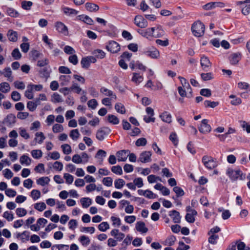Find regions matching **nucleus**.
<instances>
[{
    "label": "nucleus",
    "mask_w": 250,
    "mask_h": 250,
    "mask_svg": "<svg viewBox=\"0 0 250 250\" xmlns=\"http://www.w3.org/2000/svg\"><path fill=\"white\" fill-rule=\"evenodd\" d=\"M30 196L34 201H36L40 198L41 193L38 189H33L30 192Z\"/></svg>",
    "instance_id": "42"
},
{
    "label": "nucleus",
    "mask_w": 250,
    "mask_h": 250,
    "mask_svg": "<svg viewBox=\"0 0 250 250\" xmlns=\"http://www.w3.org/2000/svg\"><path fill=\"white\" fill-rule=\"evenodd\" d=\"M10 86L8 83L3 82L0 83V91L4 93H6L10 91Z\"/></svg>",
    "instance_id": "39"
},
{
    "label": "nucleus",
    "mask_w": 250,
    "mask_h": 250,
    "mask_svg": "<svg viewBox=\"0 0 250 250\" xmlns=\"http://www.w3.org/2000/svg\"><path fill=\"white\" fill-rule=\"evenodd\" d=\"M16 213L19 217H23L27 214V211L25 209L22 208H17L16 210Z\"/></svg>",
    "instance_id": "59"
},
{
    "label": "nucleus",
    "mask_w": 250,
    "mask_h": 250,
    "mask_svg": "<svg viewBox=\"0 0 250 250\" xmlns=\"http://www.w3.org/2000/svg\"><path fill=\"white\" fill-rule=\"evenodd\" d=\"M137 32L142 36L148 40H151V39L154 38V29L153 27L148 28L143 30L139 29Z\"/></svg>",
    "instance_id": "9"
},
{
    "label": "nucleus",
    "mask_w": 250,
    "mask_h": 250,
    "mask_svg": "<svg viewBox=\"0 0 250 250\" xmlns=\"http://www.w3.org/2000/svg\"><path fill=\"white\" fill-rule=\"evenodd\" d=\"M201 65L203 69L206 70L211 66V62L208 58L203 56L201 58Z\"/></svg>",
    "instance_id": "25"
},
{
    "label": "nucleus",
    "mask_w": 250,
    "mask_h": 250,
    "mask_svg": "<svg viewBox=\"0 0 250 250\" xmlns=\"http://www.w3.org/2000/svg\"><path fill=\"white\" fill-rule=\"evenodd\" d=\"M134 22L136 26L142 28H146L148 25L147 21L141 15L135 16Z\"/></svg>",
    "instance_id": "12"
},
{
    "label": "nucleus",
    "mask_w": 250,
    "mask_h": 250,
    "mask_svg": "<svg viewBox=\"0 0 250 250\" xmlns=\"http://www.w3.org/2000/svg\"><path fill=\"white\" fill-rule=\"evenodd\" d=\"M152 153L149 151H145L142 152L139 156V161L142 163H148L151 161Z\"/></svg>",
    "instance_id": "15"
},
{
    "label": "nucleus",
    "mask_w": 250,
    "mask_h": 250,
    "mask_svg": "<svg viewBox=\"0 0 250 250\" xmlns=\"http://www.w3.org/2000/svg\"><path fill=\"white\" fill-rule=\"evenodd\" d=\"M11 96L12 99L15 102L20 101L21 98V95L20 93L17 91H13L11 93Z\"/></svg>",
    "instance_id": "60"
},
{
    "label": "nucleus",
    "mask_w": 250,
    "mask_h": 250,
    "mask_svg": "<svg viewBox=\"0 0 250 250\" xmlns=\"http://www.w3.org/2000/svg\"><path fill=\"white\" fill-rule=\"evenodd\" d=\"M45 137L43 133L42 132H37L35 134V138L34 139V141L36 142L35 144L31 143V145H35L37 143L39 144H42L43 141L45 140Z\"/></svg>",
    "instance_id": "23"
},
{
    "label": "nucleus",
    "mask_w": 250,
    "mask_h": 250,
    "mask_svg": "<svg viewBox=\"0 0 250 250\" xmlns=\"http://www.w3.org/2000/svg\"><path fill=\"white\" fill-rule=\"evenodd\" d=\"M196 211H192V212L187 213L185 219L189 223H193L195 221V216L197 215Z\"/></svg>",
    "instance_id": "36"
},
{
    "label": "nucleus",
    "mask_w": 250,
    "mask_h": 250,
    "mask_svg": "<svg viewBox=\"0 0 250 250\" xmlns=\"http://www.w3.org/2000/svg\"><path fill=\"white\" fill-rule=\"evenodd\" d=\"M115 109L116 111L122 114L125 113V106L120 103H116L115 105Z\"/></svg>",
    "instance_id": "40"
},
{
    "label": "nucleus",
    "mask_w": 250,
    "mask_h": 250,
    "mask_svg": "<svg viewBox=\"0 0 250 250\" xmlns=\"http://www.w3.org/2000/svg\"><path fill=\"white\" fill-rule=\"evenodd\" d=\"M63 178L65 180V183L67 185H71L74 181L73 176L67 173L63 174Z\"/></svg>",
    "instance_id": "51"
},
{
    "label": "nucleus",
    "mask_w": 250,
    "mask_h": 250,
    "mask_svg": "<svg viewBox=\"0 0 250 250\" xmlns=\"http://www.w3.org/2000/svg\"><path fill=\"white\" fill-rule=\"evenodd\" d=\"M107 119L108 122L112 125H117L119 123V120L117 117L112 114L108 115Z\"/></svg>",
    "instance_id": "41"
},
{
    "label": "nucleus",
    "mask_w": 250,
    "mask_h": 250,
    "mask_svg": "<svg viewBox=\"0 0 250 250\" xmlns=\"http://www.w3.org/2000/svg\"><path fill=\"white\" fill-rule=\"evenodd\" d=\"M34 208L35 209L41 212L46 208V205L44 202H38L34 205Z\"/></svg>",
    "instance_id": "43"
},
{
    "label": "nucleus",
    "mask_w": 250,
    "mask_h": 250,
    "mask_svg": "<svg viewBox=\"0 0 250 250\" xmlns=\"http://www.w3.org/2000/svg\"><path fill=\"white\" fill-rule=\"evenodd\" d=\"M135 229L137 231L142 233H145L148 231V229L146 227L145 223L142 221H138L136 223Z\"/></svg>",
    "instance_id": "21"
},
{
    "label": "nucleus",
    "mask_w": 250,
    "mask_h": 250,
    "mask_svg": "<svg viewBox=\"0 0 250 250\" xmlns=\"http://www.w3.org/2000/svg\"><path fill=\"white\" fill-rule=\"evenodd\" d=\"M110 220L112 222V226L114 227H119L121 225V220L120 218L115 216H111Z\"/></svg>",
    "instance_id": "48"
},
{
    "label": "nucleus",
    "mask_w": 250,
    "mask_h": 250,
    "mask_svg": "<svg viewBox=\"0 0 250 250\" xmlns=\"http://www.w3.org/2000/svg\"><path fill=\"white\" fill-rule=\"evenodd\" d=\"M14 86L18 89L23 90L25 88V84L23 82L15 81L14 83Z\"/></svg>",
    "instance_id": "61"
},
{
    "label": "nucleus",
    "mask_w": 250,
    "mask_h": 250,
    "mask_svg": "<svg viewBox=\"0 0 250 250\" xmlns=\"http://www.w3.org/2000/svg\"><path fill=\"white\" fill-rule=\"evenodd\" d=\"M143 53L152 59H158L160 56V52L158 50L153 46L146 48Z\"/></svg>",
    "instance_id": "7"
},
{
    "label": "nucleus",
    "mask_w": 250,
    "mask_h": 250,
    "mask_svg": "<svg viewBox=\"0 0 250 250\" xmlns=\"http://www.w3.org/2000/svg\"><path fill=\"white\" fill-rule=\"evenodd\" d=\"M8 15L11 17L17 18L19 16V13L12 8H8L6 10Z\"/></svg>",
    "instance_id": "50"
},
{
    "label": "nucleus",
    "mask_w": 250,
    "mask_h": 250,
    "mask_svg": "<svg viewBox=\"0 0 250 250\" xmlns=\"http://www.w3.org/2000/svg\"><path fill=\"white\" fill-rule=\"evenodd\" d=\"M56 29L60 33L67 36L68 34L67 27L61 21H57L55 23Z\"/></svg>",
    "instance_id": "13"
},
{
    "label": "nucleus",
    "mask_w": 250,
    "mask_h": 250,
    "mask_svg": "<svg viewBox=\"0 0 250 250\" xmlns=\"http://www.w3.org/2000/svg\"><path fill=\"white\" fill-rule=\"evenodd\" d=\"M191 30L195 36L198 37H201L204 34L205 25L202 22L197 21L192 24Z\"/></svg>",
    "instance_id": "2"
},
{
    "label": "nucleus",
    "mask_w": 250,
    "mask_h": 250,
    "mask_svg": "<svg viewBox=\"0 0 250 250\" xmlns=\"http://www.w3.org/2000/svg\"><path fill=\"white\" fill-rule=\"evenodd\" d=\"M17 237L19 238L22 242H25L29 239V233L27 231L18 233L17 234Z\"/></svg>",
    "instance_id": "28"
},
{
    "label": "nucleus",
    "mask_w": 250,
    "mask_h": 250,
    "mask_svg": "<svg viewBox=\"0 0 250 250\" xmlns=\"http://www.w3.org/2000/svg\"><path fill=\"white\" fill-rule=\"evenodd\" d=\"M236 4L241 8L243 15L248 16L250 14V0L239 1L236 2Z\"/></svg>",
    "instance_id": "5"
},
{
    "label": "nucleus",
    "mask_w": 250,
    "mask_h": 250,
    "mask_svg": "<svg viewBox=\"0 0 250 250\" xmlns=\"http://www.w3.org/2000/svg\"><path fill=\"white\" fill-rule=\"evenodd\" d=\"M103 184L107 187H111L112 185L113 180L110 177L104 178L102 181Z\"/></svg>",
    "instance_id": "62"
},
{
    "label": "nucleus",
    "mask_w": 250,
    "mask_h": 250,
    "mask_svg": "<svg viewBox=\"0 0 250 250\" xmlns=\"http://www.w3.org/2000/svg\"><path fill=\"white\" fill-rule=\"evenodd\" d=\"M107 49L112 53H116L120 50V44L116 42L110 41L106 45Z\"/></svg>",
    "instance_id": "10"
},
{
    "label": "nucleus",
    "mask_w": 250,
    "mask_h": 250,
    "mask_svg": "<svg viewBox=\"0 0 250 250\" xmlns=\"http://www.w3.org/2000/svg\"><path fill=\"white\" fill-rule=\"evenodd\" d=\"M50 181L48 177H42L37 180L36 183L38 185L44 186L48 185Z\"/></svg>",
    "instance_id": "33"
},
{
    "label": "nucleus",
    "mask_w": 250,
    "mask_h": 250,
    "mask_svg": "<svg viewBox=\"0 0 250 250\" xmlns=\"http://www.w3.org/2000/svg\"><path fill=\"white\" fill-rule=\"evenodd\" d=\"M110 132L111 129L109 128L103 127L97 131L96 137L98 140L102 141L107 137Z\"/></svg>",
    "instance_id": "6"
},
{
    "label": "nucleus",
    "mask_w": 250,
    "mask_h": 250,
    "mask_svg": "<svg viewBox=\"0 0 250 250\" xmlns=\"http://www.w3.org/2000/svg\"><path fill=\"white\" fill-rule=\"evenodd\" d=\"M178 78L181 84V86H180L178 87H182V89H185L189 93V96H192V92L191 87L187 80L185 78L180 76H179Z\"/></svg>",
    "instance_id": "14"
},
{
    "label": "nucleus",
    "mask_w": 250,
    "mask_h": 250,
    "mask_svg": "<svg viewBox=\"0 0 250 250\" xmlns=\"http://www.w3.org/2000/svg\"><path fill=\"white\" fill-rule=\"evenodd\" d=\"M109 229V225L107 222H103L98 225V229L103 232L106 231Z\"/></svg>",
    "instance_id": "49"
},
{
    "label": "nucleus",
    "mask_w": 250,
    "mask_h": 250,
    "mask_svg": "<svg viewBox=\"0 0 250 250\" xmlns=\"http://www.w3.org/2000/svg\"><path fill=\"white\" fill-rule=\"evenodd\" d=\"M202 161L204 165L209 169H213L218 166L216 160L208 155L203 156Z\"/></svg>",
    "instance_id": "4"
},
{
    "label": "nucleus",
    "mask_w": 250,
    "mask_h": 250,
    "mask_svg": "<svg viewBox=\"0 0 250 250\" xmlns=\"http://www.w3.org/2000/svg\"><path fill=\"white\" fill-rule=\"evenodd\" d=\"M2 75L7 78L8 81H13V77L12 76V71L10 67H6L3 70H0V76Z\"/></svg>",
    "instance_id": "19"
},
{
    "label": "nucleus",
    "mask_w": 250,
    "mask_h": 250,
    "mask_svg": "<svg viewBox=\"0 0 250 250\" xmlns=\"http://www.w3.org/2000/svg\"><path fill=\"white\" fill-rule=\"evenodd\" d=\"M241 54L239 52L231 54L229 57L230 63L233 65H237L241 59Z\"/></svg>",
    "instance_id": "16"
},
{
    "label": "nucleus",
    "mask_w": 250,
    "mask_h": 250,
    "mask_svg": "<svg viewBox=\"0 0 250 250\" xmlns=\"http://www.w3.org/2000/svg\"><path fill=\"white\" fill-rule=\"evenodd\" d=\"M128 150H122L119 151L116 153L117 160L119 162H125L128 156Z\"/></svg>",
    "instance_id": "17"
},
{
    "label": "nucleus",
    "mask_w": 250,
    "mask_h": 250,
    "mask_svg": "<svg viewBox=\"0 0 250 250\" xmlns=\"http://www.w3.org/2000/svg\"><path fill=\"white\" fill-rule=\"evenodd\" d=\"M80 133L78 129H72L69 133V136L74 141H77L80 137Z\"/></svg>",
    "instance_id": "30"
},
{
    "label": "nucleus",
    "mask_w": 250,
    "mask_h": 250,
    "mask_svg": "<svg viewBox=\"0 0 250 250\" xmlns=\"http://www.w3.org/2000/svg\"><path fill=\"white\" fill-rule=\"evenodd\" d=\"M229 98L232 99V100L230 102L231 104L232 105H239L242 103L241 99L240 98L236 97L235 96L233 95H230Z\"/></svg>",
    "instance_id": "53"
},
{
    "label": "nucleus",
    "mask_w": 250,
    "mask_h": 250,
    "mask_svg": "<svg viewBox=\"0 0 250 250\" xmlns=\"http://www.w3.org/2000/svg\"><path fill=\"white\" fill-rule=\"evenodd\" d=\"M169 215L172 218L175 223H179L181 221V216L179 212L176 210H172L169 212Z\"/></svg>",
    "instance_id": "24"
},
{
    "label": "nucleus",
    "mask_w": 250,
    "mask_h": 250,
    "mask_svg": "<svg viewBox=\"0 0 250 250\" xmlns=\"http://www.w3.org/2000/svg\"><path fill=\"white\" fill-rule=\"evenodd\" d=\"M63 166L62 163L59 161L55 162L53 165V168L58 171H62L63 168Z\"/></svg>",
    "instance_id": "63"
},
{
    "label": "nucleus",
    "mask_w": 250,
    "mask_h": 250,
    "mask_svg": "<svg viewBox=\"0 0 250 250\" xmlns=\"http://www.w3.org/2000/svg\"><path fill=\"white\" fill-rule=\"evenodd\" d=\"M11 55L15 60H19L21 57V54L18 48L14 49L12 51Z\"/></svg>",
    "instance_id": "57"
},
{
    "label": "nucleus",
    "mask_w": 250,
    "mask_h": 250,
    "mask_svg": "<svg viewBox=\"0 0 250 250\" xmlns=\"http://www.w3.org/2000/svg\"><path fill=\"white\" fill-rule=\"evenodd\" d=\"M96 61V59L94 57L88 56L83 58L81 61V63L83 68H88L91 63H95Z\"/></svg>",
    "instance_id": "11"
},
{
    "label": "nucleus",
    "mask_w": 250,
    "mask_h": 250,
    "mask_svg": "<svg viewBox=\"0 0 250 250\" xmlns=\"http://www.w3.org/2000/svg\"><path fill=\"white\" fill-rule=\"evenodd\" d=\"M31 159L27 155H23L20 159V162L21 165L29 166L31 163Z\"/></svg>",
    "instance_id": "35"
},
{
    "label": "nucleus",
    "mask_w": 250,
    "mask_h": 250,
    "mask_svg": "<svg viewBox=\"0 0 250 250\" xmlns=\"http://www.w3.org/2000/svg\"><path fill=\"white\" fill-rule=\"evenodd\" d=\"M79 240L83 247H87L90 243V239L89 237L84 235L81 236L79 238Z\"/></svg>",
    "instance_id": "31"
},
{
    "label": "nucleus",
    "mask_w": 250,
    "mask_h": 250,
    "mask_svg": "<svg viewBox=\"0 0 250 250\" xmlns=\"http://www.w3.org/2000/svg\"><path fill=\"white\" fill-rule=\"evenodd\" d=\"M138 193L139 195L144 196L145 197L148 198L149 199H154L156 197V195L154 194L151 191L149 190H142V189H139L138 190Z\"/></svg>",
    "instance_id": "20"
},
{
    "label": "nucleus",
    "mask_w": 250,
    "mask_h": 250,
    "mask_svg": "<svg viewBox=\"0 0 250 250\" xmlns=\"http://www.w3.org/2000/svg\"><path fill=\"white\" fill-rule=\"evenodd\" d=\"M85 6L86 9L90 12H96L99 9L97 5L92 3L87 2L85 3Z\"/></svg>",
    "instance_id": "37"
},
{
    "label": "nucleus",
    "mask_w": 250,
    "mask_h": 250,
    "mask_svg": "<svg viewBox=\"0 0 250 250\" xmlns=\"http://www.w3.org/2000/svg\"><path fill=\"white\" fill-rule=\"evenodd\" d=\"M92 54L98 59H103L105 57V53L102 50L96 49L92 52Z\"/></svg>",
    "instance_id": "45"
},
{
    "label": "nucleus",
    "mask_w": 250,
    "mask_h": 250,
    "mask_svg": "<svg viewBox=\"0 0 250 250\" xmlns=\"http://www.w3.org/2000/svg\"><path fill=\"white\" fill-rule=\"evenodd\" d=\"M63 12L68 16H75L78 14V11L75 9L70 8L67 7H63L62 8Z\"/></svg>",
    "instance_id": "29"
},
{
    "label": "nucleus",
    "mask_w": 250,
    "mask_h": 250,
    "mask_svg": "<svg viewBox=\"0 0 250 250\" xmlns=\"http://www.w3.org/2000/svg\"><path fill=\"white\" fill-rule=\"evenodd\" d=\"M111 171L115 174L122 175L123 174L122 168L120 166H113L111 167Z\"/></svg>",
    "instance_id": "58"
},
{
    "label": "nucleus",
    "mask_w": 250,
    "mask_h": 250,
    "mask_svg": "<svg viewBox=\"0 0 250 250\" xmlns=\"http://www.w3.org/2000/svg\"><path fill=\"white\" fill-rule=\"evenodd\" d=\"M62 150L63 153L64 154H69L72 152V149L71 146L67 144L62 145L61 146Z\"/></svg>",
    "instance_id": "47"
},
{
    "label": "nucleus",
    "mask_w": 250,
    "mask_h": 250,
    "mask_svg": "<svg viewBox=\"0 0 250 250\" xmlns=\"http://www.w3.org/2000/svg\"><path fill=\"white\" fill-rule=\"evenodd\" d=\"M101 92L103 94L104 96H108L110 98L114 99H116V95L113 93V92L106 88L102 87L100 90Z\"/></svg>",
    "instance_id": "27"
},
{
    "label": "nucleus",
    "mask_w": 250,
    "mask_h": 250,
    "mask_svg": "<svg viewBox=\"0 0 250 250\" xmlns=\"http://www.w3.org/2000/svg\"><path fill=\"white\" fill-rule=\"evenodd\" d=\"M61 85L66 86L68 85L71 80V76L69 75H61L59 77Z\"/></svg>",
    "instance_id": "26"
},
{
    "label": "nucleus",
    "mask_w": 250,
    "mask_h": 250,
    "mask_svg": "<svg viewBox=\"0 0 250 250\" xmlns=\"http://www.w3.org/2000/svg\"><path fill=\"white\" fill-rule=\"evenodd\" d=\"M208 123V121L207 119L202 120L201 124L198 126V129L201 133L207 134L210 132L211 127Z\"/></svg>",
    "instance_id": "8"
},
{
    "label": "nucleus",
    "mask_w": 250,
    "mask_h": 250,
    "mask_svg": "<svg viewBox=\"0 0 250 250\" xmlns=\"http://www.w3.org/2000/svg\"><path fill=\"white\" fill-rule=\"evenodd\" d=\"M160 117L165 122L170 123L172 121L171 115L167 112H164L162 114L160 115Z\"/></svg>",
    "instance_id": "38"
},
{
    "label": "nucleus",
    "mask_w": 250,
    "mask_h": 250,
    "mask_svg": "<svg viewBox=\"0 0 250 250\" xmlns=\"http://www.w3.org/2000/svg\"><path fill=\"white\" fill-rule=\"evenodd\" d=\"M125 182L122 179H118L115 180L114 182V185L115 188L117 189H120L125 185Z\"/></svg>",
    "instance_id": "56"
},
{
    "label": "nucleus",
    "mask_w": 250,
    "mask_h": 250,
    "mask_svg": "<svg viewBox=\"0 0 250 250\" xmlns=\"http://www.w3.org/2000/svg\"><path fill=\"white\" fill-rule=\"evenodd\" d=\"M153 28L154 29L153 35L154 38H161L165 35V32L161 26L153 27Z\"/></svg>",
    "instance_id": "22"
},
{
    "label": "nucleus",
    "mask_w": 250,
    "mask_h": 250,
    "mask_svg": "<svg viewBox=\"0 0 250 250\" xmlns=\"http://www.w3.org/2000/svg\"><path fill=\"white\" fill-rule=\"evenodd\" d=\"M19 133L20 135L25 139H28L30 138V135L28 133H27L26 130L22 127H20L19 129Z\"/></svg>",
    "instance_id": "55"
},
{
    "label": "nucleus",
    "mask_w": 250,
    "mask_h": 250,
    "mask_svg": "<svg viewBox=\"0 0 250 250\" xmlns=\"http://www.w3.org/2000/svg\"><path fill=\"white\" fill-rule=\"evenodd\" d=\"M6 36L10 42H15L18 40V34L17 32L14 31L12 29H9L8 30Z\"/></svg>",
    "instance_id": "18"
},
{
    "label": "nucleus",
    "mask_w": 250,
    "mask_h": 250,
    "mask_svg": "<svg viewBox=\"0 0 250 250\" xmlns=\"http://www.w3.org/2000/svg\"><path fill=\"white\" fill-rule=\"evenodd\" d=\"M31 154L32 156L36 159L41 158L42 156V152L40 149H34L31 151Z\"/></svg>",
    "instance_id": "46"
},
{
    "label": "nucleus",
    "mask_w": 250,
    "mask_h": 250,
    "mask_svg": "<svg viewBox=\"0 0 250 250\" xmlns=\"http://www.w3.org/2000/svg\"><path fill=\"white\" fill-rule=\"evenodd\" d=\"M80 202L83 208H87L92 204V200L89 197H83L80 199Z\"/></svg>",
    "instance_id": "32"
},
{
    "label": "nucleus",
    "mask_w": 250,
    "mask_h": 250,
    "mask_svg": "<svg viewBox=\"0 0 250 250\" xmlns=\"http://www.w3.org/2000/svg\"><path fill=\"white\" fill-rule=\"evenodd\" d=\"M235 244L238 250H250L249 248H246V245L243 242L237 241Z\"/></svg>",
    "instance_id": "64"
},
{
    "label": "nucleus",
    "mask_w": 250,
    "mask_h": 250,
    "mask_svg": "<svg viewBox=\"0 0 250 250\" xmlns=\"http://www.w3.org/2000/svg\"><path fill=\"white\" fill-rule=\"evenodd\" d=\"M51 101L54 103H57L62 102L63 100L60 94L55 93L51 96Z\"/></svg>",
    "instance_id": "44"
},
{
    "label": "nucleus",
    "mask_w": 250,
    "mask_h": 250,
    "mask_svg": "<svg viewBox=\"0 0 250 250\" xmlns=\"http://www.w3.org/2000/svg\"><path fill=\"white\" fill-rule=\"evenodd\" d=\"M176 241V238L174 236H170L168 237L165 241L164 244L167 246H172Z\"/></svg>",
    "instance_id": "54"
},
{
    "label": "nucleus",
    "mask_w": 250,
    "mask_h": 250,
    "mask_svg": "<svg viewBox=\"0 0 250 250\" xmlns=\"http://www.w3.org/2000/svg\"><path fill=\"white\" fill-rule=\"evenodd\" d=\"M43 88L42 84H33L32 83L28 84L27 89L25 91L24 96L28 99H32L34 98V92L36 91H40Z\"/></svg>",
    "instance_id": "1"
},
{
    "label": "nucleus",
    "mask_w": 250,
    "mask_h": 250,
    "mask_svg": "<svg viewBox=\"0 0 250 250\" xmlns=\"http://www.w3.org/2000/svg\"><path fill=\"white\" fill-rule=\"evenodd\" d=\"M226 173L232 181H236L238 179L243 180L245 178V175L243 174L242 172L240 170L228 168Z\"/></svg>",
    "instance_id": "3"
},
{
    "label": "nucleus",
    "mask_w": 250,
    "mask_h": 250,
    "mask_svg": "<svg viewBox=\"0 0 250 250\" xmlns=\"http://www.w3.org/2000/svg\"><path fill=\"white\" fill-rule=\"evenodd\" d=\"M144 78L142 76L137 73H133V77L131 81L136 83L139 84L143 81Z\"/></svg>",
    "instance_id": "34"
},
{
    "label": "nucleus",
    "mask_w": 250,
    "mask_h": 250,
    "mask_svg": "<svg viewBox=\"0 0 250 250\" xmlns=\"http://www.w3.org/2000/svg\"><path fill=\"white\" fill-rule=\"evenodd\" d=\"M64 128L62 125L56 124L52 127V131L54 133H60L63 131Z\"/></svg>",
    "instance_id": "52"
}]
</instances>
